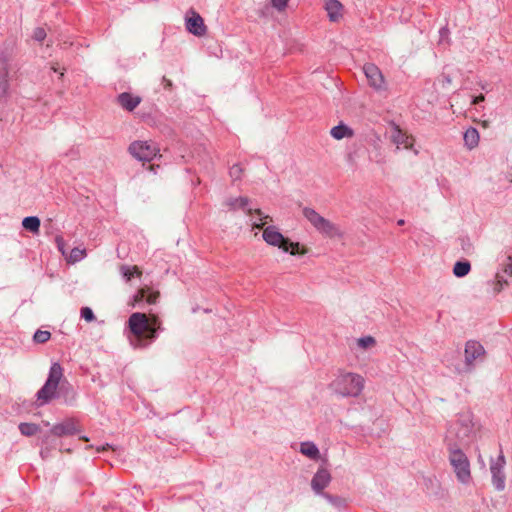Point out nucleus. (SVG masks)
<instances>
[{"mask_svg": "<svg viewBox=\"0 0 512 512\" xmlns=\"http://www.w3.org/2000/svg\"><path fill=\"white\" fill-rule=\"evenodd\" d=\"M141 101L140 96L133 95L130 92H122L117 96V103L129 112L135 110Z\"/></svg>", "mask_w": 512, "mask_h": 512, "instance_id": "nucleus-14", "label": "nucleus"}, {"mask_svg": "<svg viewBox=\"0 0 512 512\" xmlns=\"http://www.w3.org/2000/svg\"><path fill=\"white\" fill-rule=\"evenodd\" d=\"M351 341L356 343L357 346L363 350L371 349L376 344L375 338L371 335H366L358 339H352Z\"/></svg>", "mask_w": 512, "mask_h": 512, "instance_id": "nucleus-27", "label": "nucleus"}, {"mask_svg": "<svg viewBox=\"0 0 512 512\" xmlns=\"http://www.w3.org/2000/svg\"><path fill=\"white\" fill-rule=\"evenodd\" d=\"M330 135L336 140H342L344 138H351L354 136V130L345 124L344 122H339L338 125L332 127L330 130Z\"/></svg>", "mask_w": 512, "mask_h": 512, "instance_id": "nucleus-17", "label": "nucleus"}, {"mask_svg": "<svg viewBox=\"0 0 512 512\" xmlns=\"http://www.w3.org/2000/svg\"><path fill=\"white\" fill-rule=\"evenodd\" d=\"M464 352H486L483 345L477 340H468Z\"/></svg>", "mask_w": 512, "mask_h": 512, "instance_id": "nucleus-30", "label": "nucleus"}, {"mask_svg": "<svg viewBox=\"0 0 512 512\" xmlns=\"http://www.w3.org/2000/svg\"><path fill=\"white\" fill-rule=\"evenodd\" d=\"M110 448H111V446L109 444H106L104 446L97 447L96 450H97V452H102V451H105V450L110 449Z\"/></svg>", "mask_w": 512, "mask_h": 512, "instance_id": "nucleus-45", "label": "nucleus"}, {"mask_svg": "<svg viewBox=\"0 0 512 512\" xmlns=\"http://www.w3.org/2000/svg\"><path fill=\"white\" fill-rule=\"evenodd\" d=\"M333 390L341 396L357 397L364 388V379L355 373H342L332 382Z\"/></svg>", "mask_w": 512, "mask_h": 512, "instance_id": "nucleus-3", "label": "nucleus"}, {"mask_svg": "<svg viewBox=\"0 0 512 512\" xmlns=\"http://www.w3.org/2000/svg\"><path fill=\"white\" fill-rule=\"evenodd\" d=\"M85 255V250L75 247L71 250L69 259L72 263H75L81 261Z\"/></svg>", "mask_w": 512, "mask_h": 512, "instance_id": "nucleus-34", "label": "nucleus"}, {"mask_svg": "<svg viewBox=\"0 0 512 512\" xmlns=\"http://www.w3.org/2000/svg\"><path fill=\"white\" fill-rule=\"evenodd\" d=\"M485 354H455L452 364L458 373H468L476 364L484 361Z\"/></svg>", "mask_w": 512, "mask_h": 512, "instance_id": "nucleus-6", "label": "nucleus"}, {"mask_svg": "<svg viewBox=\"0 0 512 512\" xmlns=\"http://www.w3.org/2000/svg\"><path fill=\"white\" fill-rule=\"evenodd\" d=\"M241 169L237 166V165H234L231 170H230V173L231 175H235V174H238V172H240Z\"/></svg>", "mask_w": 512, "mask_h": 512, "instance_id": "nucleus-44", "label": "nucleus"}, {"mask_svg": "<svg viewBox=\"0 0 512 512\" xmlns=\"http://www.w3.org/2000/svg\"><path fill=\"white\" fill-rule=\"evenodd\" d=\"M78 432L79 429L73 420H67L63 423L56 424L51 429V433L58 437L74 435Z\"/></svg>", "mask_w": 512, "mask_h": 512, "instance_id": "nucleus-15", "label": "nucleus"}, {"mask_svg": "<svg viewBox=\"0 0 512 512\" xmlns=\"http://www.w3.org/2000/svg\"><path fill=\"white\" fill-rule=\"evenodd\" d=\"M256 212L260 215L261 214V210L259 209H256Z\"/></svg>", "mask_w": 512, "mask_h": 512, "instance_id": "nucleus-49", "label": "nucleus"}, {"mask_svg": "<svg viewBox=\"0 0 512 512\" xmlns=\"http://www.w3.org/2000/svg\"><path fill=\"white\" fill-rule=\"evenodd\" d=\"M404 223H405V221H404L403 219H400V220H398V222H397V224H398L399 226L404 225Z\"/></svg>", "mask_w": 512, "mask_h": 512, "instance_id": "nucleus-47", "label": "nucleus"}, {"mask_svg": "<svg viewBox=\"0 0 512 512\" xmlns=\"http://www.w3.org/2000/svg\"><path fill=\"white\" fill-rule=\"evenodd\" d=\"M55 242H56V244H57V248H58V250H59L62 254H65V251H64V246H65L64 239H63L61 236H56V238H55Z\"/></svg>", "mask_w": 512, "mask_h": 512, "instance_id": "nucleus-40", "label": "nucleus"}, {"mask_svg": "<svg viewBox=\"0 0 512 512\" xmlns=\"http://www.w3.org/2000/svg\"><path fill=\"white\" fill-rule=\"evenodd\" d=\"M51 338V333L47 330L38 329L33 335V342L37 344H44Z\"/></svg>", "mask_w": 512, "mask_h": 512, "instance_id": "nucleus-29", "label": "nucleus"}, {"mask_svg": "<svg viewBox=\"0 0 512 512\" xmlns=\"http://www.w3.org/2000/svg\"><path fill=\"white\" fill-rule=\"evenodd\" d=\"M300 453L312 460H318L320 458V451L318 447L310 441L302 442L300 444Z\"/></svg>", "mask_w": 512, "mask_h": 512, "instance_id": "nucleus-23", "label": "nucleus"}, {"mask_svg": "<svg viewBox=\"0 0 512 512\" xmlns=\"http://www.w3.org/2000/svg\"><path fill=\"white\" fill-rule=\"evenodd\" d=\"M507 262L503 263V272L509 276H512V256L506 257Z\"/></svg>", "mask_w": 512, "mask_h": 512, "instance_id": "nucleus-37", "label": "nucleus"}, {"mask_svg": "<svg viewBox=\"0 0 512 512\" xmlns=\"http://www.w3.org/2000/svg\"><path fill=\"white\" fill-rule=\"evenodd\" d=\"M441 82H442V87H446V85L450 84V83H451V77H450V75H448V74H443V75H442Z\"/></svg>", "mask_w": 512, "mask_h": 512, "instance_id": "nucleus-43", "label": "nucleus"}, {"mask_svg": "<svg viewBox=\"0 0 512 512\" xmlns=\"http://www.w3.org/2000/svg\"><path fill=\"white\" fill-rule=\"evenodd\" d=\"M262 237L268 245L277 246L280 249L286 240V237L273 225L263 230Z\"/></svg>", "mask_w": 512, "mask_h": 512, "instance_id": "nucleus-12", "label": "nucleus"}, {"mask_svg": "<svg viewBox=\"0 0 512 512\" xmlns=\"http://www.w3.org/2000/svg\"><path fill=\"white\" fill-rule=\"evenodd\" d=\"M458 241L460 242L461 248L466 255H471L473 253L474 247L468 236L459 237Z\"/></svg>", "mask_w": 512, "mask_h": 512, "instance_id": "nucleus-31", "label": "nucleus"}, {"mask_svg": "<svg viewBox=\"0 0 512 512\" xmlns=\"http://www.w3.org/2000/svg\"><path fill=\"white\" fill-rule=\"evenodd\" d=\"M281 249L285 253H289L293 256H301L307 253V248L304 245L300 244L299 242H293L289 238H286Z\"/></svg>", "mask_w": 512, "mask_h": 512, "instance_id": "nucleus-18", "label": "nucleus"}, {"mask_svg": "<svg viewBox=\"0 0 512 512\" xmlns=\"http://www.w3.org/2000/svg\"><path fill=\"white\" fill-rule=\"evenodd\" d=\"M453 430L446 434L444 443L449 452V462L453 468L456 478L462 484H468L471 480L470 462L466 454L462 451L458 443L452 437Z\"/></svg>", "mask_w": 512, "mask_h": 512, "instance_id": "nucleus-2", "label": "nucleus"}, {"mask_svg": "<svg viewBox=\"0 0 512 512\" xmlns=\"http://www.w3.org/2000/svg\"><path fill=\"white\" fill-rule=\"evenodd\" d=\"M250 199L248 197L231 198L228 201V205L232 210H242L248 214L252 213V209L249 207Z\"/></svg>", "mask_w": 512, "mask_h": 512, "instance_id": "nucleus-20", "label": "nucleus"}, {"mask_svg": "<svg viewBox=\"0 0 512 512\" xmlns=\"http://www.w3.org/2000/svg\"><path fill=\"white\" fill-rule=\"evenodd\" d=\"M453 275L457 278H463L467 276L471 271V263L467 259L457 260L453 266Z\"/></svg>", "mask_w": 512, "mask_h": 512, "instance_id": "nucleus-22", "label": "nucleus"}, {"mask_svg": "<svg viewBox=\"0 0 512 512\" xmlns=\"http://www.w3.org/2000/svg\"><path fill=\"white\" fill-rule=\"evenodd\" d=\"M127 325L129 330L128 338L135 349L146 348L158 336V333L149 327L146 316L143 313H132L128 318Z\"/></svg>", "mask_w": 512, "mask_h": 512, "instance_id": "nucleus-1", "label": "nucleus"}, {"mask_svg": "<svg viewBox=\"0 0 512 512\" xmlns=\"http://www.w3.org/2000/svg\"><path fill=\"white\" fill-rule=\"evenodd\" d=\"M19 430L22 433V435L32 436L38 432L39 427H38V425L33 424V423H21L19 425Z\"/></svg>", "mask_w": 512, "mask_h": 512, "instance_id": "nucleus-28", "label": "nucleus"}, {"mask_svg": "<svg viewBox=\"0 0 512 512\" xmlns=\"http://www.w3.org/2000/svg\"><path fill=\"white\" fill-rule=\"evenodd\" d=\"M271 7L269 5H264L261 9L258 10V15L260 17L266 18L270 15Z\"/></svg>", "mask_w": 512, "mask_h": 512, "instance_id": "nucleus-38", "label": "nucleus"}, {"mask_svg": "<svg viewBox=\"0 0 512 512\" xmlns=\"http://www.w3.org/2000/svg\"><path fill=\"white\" fill-rule=\"evenodd\" d=\"M479 139H480V135H479V132L476 128L474 127H469L463 134V140H464V143H465V146L469 149V150H472L473 148L477 147L478 146V143H479Z\"/></svg>", "mask_w": 512, "mask_h": 512, "instance_id": "nucleus-19", "label": "nucleus"}, {"mask_svg": "<svg viewBox=\"0 0 512 512\" xmlns=\"http://www.w3.org/2000/svg\"><path fill=\"white\" fill-rule=\"evenodd\" d=\"M363 72L368 80V84L375 91L386 90L384 76L381 70L373 63H366L363 66Z\"/></svg>", "mask_w": 512, "mask_h": 512, "instance_id": "nucleus-8", "label": "nucleus"}, {"mask_svg": "<svg viewBox=\"0 0 512 512\" xmlns=\"http://www.w3.org/2000/svg\"><path fill=\"white\" fill-rule=\"evenodd\" d=\"M162 83H163L165 89L171 90L173 83L170 79H167L165 76H163Z\"/></svg>", "mask_w": 512, "mask_h": 512, "instance_id": "nucleus-42", "label": "nucleus"}, {"mask_svg": "<svg viewBox=\"0 0 512 512\" xmlns=\"http://www.w3.org/2000/svg\"><path fill=\"white\" fill-rule=\"evenodd\" d=\"M343 5L338 0H326L325 10L331 22H337L342 17Z\"/></svg>", "mask_w": 512, "mask_h": 512, "instance_id": "nucleus-16", "label": "nucleus"}, {"mask_svg": "<svg viewBox=\"0 0 512 512\" xmlns=\"http://www.w3.org/2000/svg\"><path fill=\"white\" fill-rule=\"evenodd\" d=\"M505 465L506 460L502 453L495 460H491L490 463L492 484L497 491H503L505 489Z\"/></svg>", "mask_w": 512, "mask_h": 512, "instance_id": "nucleus-7", "label": "nucleus"}, {"mask_svg": "<svg viewBox=\"0 0 512 512\" xmlns=\"http://www.w3.org/2000/svg\"><path fill=\"white\" fill-rule=\"evenodd\" d=\"M331 481V475L325 468H320L313 476L311 481V487L316 493H321L325 487Z\"/></svg>", "mask_w": 512, "mask_h": 512, "instance_id": "nucleus-13", "label": "nucleus"}, {"mask_svg": "<svg viewBox=\"0 0 512 512\" xmlns=\"http://www.w3.org/2000/svg\"><path fill=\"white\" fill-rule=\"evenodd\" d=\"M304 217L314 226L316 229L319 224L323 222L324 217L316 212L313 208L305 207L303 209Z\"/></svg>", "mask_w": 512, "mask_h": 512, "instance_id": "nucleus-24", "label": "nucleus"}, {"mask_svg": "<svg viewBox=\"0 0 512 512\" xmlns=\"http://www.w3.org/2000/svg\"><path fill=\"white\" fill-rule=\"evenodd\" d=\"M128 152L138 161L151 162L160 152L156 143L149 141H134L128 147Z\"/></svg>", "mask_w": 512, "mask_h": 512, "instance_id": "nucleus-5", "label": "nucleus"}, {"mask_svg": "<svg viewBox=\"0 0 512 512\" xmlns=\"http://www.w3.org/2000/svg\"><path fill=\"white\" fill-rule=\"evenodd\" d=\"M136 269H137L136 266L130 267V266H127V265H122L120 267L121 276L123 277V279L126 282H128V281H130L134 277V272H135Z\"/></svg>", "mask_w": 512, "mask_h": 512, "instance_id": "nucleus-32", "label": "nucleus"}, {"mask_svg": "<svg viewBox=\"0 0 512 512\" xmlns=\"http://www.w3.org/2000/svg\"><path fill=\"white\" fill-rule=\"evenodd\" d=\"M496 278L497 285L499 286L498 291H500L501 289L508 285V281L503 276L497 275Z\"/></svg>", "mask_w": 512, "mask_h": 512, "instance_id": "nucleus-41", "label": "nucleus"}, {"mask_svg": "<svg viewBox=\"0 0 512 512\" xmlns=\"http://www.w3.org/2000/svg\"><path fill=\"white\" fill-rule=\"evenodd\" d=\"M41 221L38 216H27L22 220V227L24 230L38 235L40 233Z\"/></svg>", "mask_w": 512, "mask_h": 512, "instance_id": "nucleus-21", "label": "nucleus"}, {"mask_svg": "<svg viewBox=\"0 0 512 512\" xmlns=\"http://www.w3.org/2000/svg\"><path fill=\"white\" fill-rule=\"evenodd\" d=\"M451 430H453L451 435L454 438V441L460 446L464 445L466 440L470 437L473 426L471 424V420L469 418H465L457 422L455 425H451L446 434H449Z\"/></svg>", "mask_w": 512, "mask_h": 512, "instance_id": "nucleus-9", "label": "nucleus"}, {"mask_svg": "<svg viewBox=\"0 0 512 512\" xmlns=\"http://www.w3.org/2000/svg\"><path fill=\"white\" fill-rule=\"evenodd\" d=\"M449 29L445 26L440 28L439 30V36H440V43L448 39L449 36Z\"/></svg>", "mask_w": 512, "mask_h": 512, "instance_id": "nucleus-39", "label": "nucleus"}, {"mask_svg": "<svg viewBox=\"0 0 512 512\" xmlns=\"http://www.w3.org/2000/svg\"><path fill=\"white\" fill-rule=\"evenodd\" d=\"M390 141L397 146V149H399L400 145H403L405 149L414 151L416 155L418 154V151L414 149V137L408 135L395 123H392Z\"/></svg>", "mask_w": 512, "mask_h": 512, "instance_id": "nucleus-10", "label": "nucleus"}, {"mask_svg": "<svg viewBox=\"0 0 512 512\" xmlns=\"http://www.w3.org/2000/svg\"><path fill=\"white\" fill-rule=\"evenodd\" d=\"M191 15H187L185 18L186 30L194 36L201 37L205 35L207 27L204 23L203 18L197 12L191 10Z\"/></svg>", "mask_w": 512, "mask_h": 512, "instance_id": "nucleus-11", "label": "nucleus"}, {"mask_svg": "<svg viewBox=\"0 0 512 512\" xmlns=\"http://www.w3.org/2000/svg\"><path fill=\"white\" fill-rule=\"evenodd\" d=\"M32 38L37 42H42L46 38V31L42 27L34 29Z\"/></svg>", "mask_w": 512, "mask_h": 512, "instance_id": "nucleus-36", "label": "nucleus"}, {"mask_svg": "<svg viewBox=\"0 0 512 512\" xmlns=\"http://www.w3.org/2000/svg\"><path fill=\"white\" fill-rule=\"evenodd\" d=\"M80 439L83 440V441H86V442L89 441V439L86 436H82Z\"/></svg>", "mask_w": 512, "mask_h": 512, "instance_id": "nucleus-48", "label": "nucleus"}, {"mask_svg": "<svg viewBox=\"0 0 512 512\" xmlns=\"http://www.w3.org/2000/svg\"><path fill=\"white\" fill-rule=\"evenodd\" d=\"M137 297H139L141 301H145L148 304H155L159 297V293L154 292L148 288H143L139 291Z\"/></svg>", "mask_w": 512, "mask_h": 512, "instance_id": "nucleus-26", "label": "nucleus"}, {"mask_svg": "<svg viewBox=\"0 0 512 512\" xmlns=\"http://www.w3.org/2000/svg\"><path fill=\"white\" fill-rule=\"evenodd\" d=\"M289 0H271V6L277 11L282 12L288 6Z\"/></svg>", "mask_w": 512, "mask_h": 512, "instance_id": "nucleus-35", "label": "nucleus"}, {"mask_svg": "<svg viewBox=\"0 0 512 512\" xmlns=\"http://www.w3.org/2000/svg\"><path fill=\"white\" fill-rule=\"evenodd\" d=\"M316 230L329 237L338 235V228L326 218L317 226Z\"/></svg>", "mask_w": 512, "mask_h": 512, "instance_id": "nucleus-25", "label": "nucleus"}, {"mask_svg": "<svg viewBox=\"0 0 512 512\" xmlns=\"http://www.w3.org/2000/svg\"><path fill=\"white\" fill-rule=\"evenodd\" d=\"M325 497H326L329 501H331V502H334V500H335V499H334V497H332L331 495H328V494H326V495H325Z\"/></svg>", "mask_w": 512, "mask_h": 512, "instance_id": "nucleus-46", "label": "nucleus"}, {"mask_svg": "<svg viewBox=\"0 0 512 512\" xmlns=\"http://www.w3.org/2000/svg\"><path fill=\"white\" fill-rule=\"evenodd\" d=\"M80 317L82 319H84L86 322H92L96 319V316H95L93 310L88 306L81 308Z\"/></svg>", "mask_w": 512, "mask_h": 512, "instance_id": "nucleus-33", "label": "nucleus"}, {"mask_svg": "<svg viewBox=\"0 0 512 512\" xmlns=\"http://www.w3.org/2000/svg\"><path fill=\"white\" fill-rule=\"evenodd\" d=\"M62 377L63 369L58 363H53L46 383L37 393V399L41 402L40 404L48 403L52 398H54Z\"/></svg>", "mask_w": 512, "mask_h": 512, "instance_id": "nucleus-4", "label": "nucleus"}]
</instances>
